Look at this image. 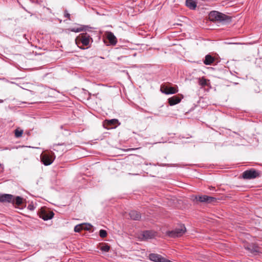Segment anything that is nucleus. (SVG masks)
Segmentation results:
<instances>
[{"label": "nucleus", "mask_w": 262, "mask_h": 262, "mask_svg": "<svg viewBox=\"0 0 262 262\" xmlns=\"http://www.w3.org/2000/svg\"><path fill=\"white\" fill-rule=\"evenodd\" d=\"M160 90L162 93L167 95L176 94L179 91L177 85H176L175 87H172L165 84H162L161 86Z\"/></svg>", "instance_id": "423d86ee"}, {"label": "nucleus", "mask_w": 262, "mask_h": 262, "mask_svg": "<svg viewBox=\"0 0 262 262\" xmlns=\"http://www.w3.org/2000/svg\"><path fill=\"white\" fill-rule=\"evenodd\" d=\"M183 98V96L182 95L173 96L168 99L169 104L171 106L176 105L179 103Z\"/></svg>", "instance_id": "9b49d317"}, {"label": "nucleus", "mask_w": 262, "mask_h": 262, "mask_svg": "<svg viewBox=\"0 0 262 262\" xmlns=\"http://www.w3.org/2000/svg\"><path fill=\"white\" fill-rule=\"evenodd\" d=\"M209 18L211 21L222 24H228L231 21V17L218 11H211L209 14Z\"/></svg>", "instance_id": "f257e3e1"}, {"label": "nucleus", "mask_w": 262, "mask_h": 262, "mask_svg": "<svg viewBox=\"0 0 262 262\" xmlns=\"http://www.w3.org/2000/svg\"><path fill=\"white\" fill-rule=\"evenodd\" d=\"M85 226L84 225H82V224L77 225L74 227V231L76 232H80L82 230H83L82 226Z\"/></svg>", "instance_id": "4be33fe9"}, {"label": "nucleus", "mask_w": 262, "mask_h": 262, "mask_svg": "<svg viewBox=\"0 0 262 262\" xmlns=\"http://www.w3.org/2000/svg\"><path fill=\"white\" fill-rule=\"evenodd\" d=\"M4 102L3 100L0 99V103H3Z\"/></svg>", "instance_id": "c756f323"}, {"label": "nucleus", "mask_w": 262, "mask_h": 262, "mask_svg": "<svg viewBox=\"0 0 262 262\" xmlns=\"http://www.w3.org/2000/svg\"><path fill=\"white\" fill-rule=\"evenodd\" d=\"M28 208L31 210H33L34 209V207L32 205H29Z\"/></svg>", "instance_id": "cd10ccee"}, {"label": "nucleus", "mask_w": 262, "mask_h": 262, "mask_svg": "<svg viewBox=\"0 0 262 262\" xmlns=\"http://www.w3.org/2000/svg\"><path fill=\"white\" fill-rule=\"evenodd\" d=\"M259 176V173L254 169L247 170L243 173L242 177L244 179H253Z\"/></svg>", "instance_id": "39448f33"}, {"label": "nucleus", "mask_w": 262, "mask_h": 262, "mask_svg": "<svg viewBox=\"0 0 262 262\" xmlns=\"http://www.w3.org/2000/svg\"><path fill=\"white\" fill-rule=\"evenodd\" d=\"M156 232L152 231L146 230L143 232L142 235L145 239H151L155 237Z\"/></svg>", "instance_id": "2eb2a0df"}, {"label": "nucleus", "mask_w": 262, "mask_h": 262, "mask_svg": "<svg viewBox=\"0 0 262 262\" xmlns=\"http://www.w3.org/2000/svg\"><path fill=\"white\" fill-rule=\"evenodd\" d=\"M23 133V131L22 130H18L17 129L15 130V136L16 138L21 137Z\"/></svg>", "instance_id": "b1692460"}, {"label": "nucleus", "mask_w": 262, "mask_h": 262, "mask_svg": "<svg viewBox=\"0 0 262 262\" xmlns=\"http://www.w3.org/2000/svg\"><path fill=\"white\" fill-rule=\"evenodd\" d=\"M99 235L101 237H105L107 236V232L104 230L101 229L99 231Z\"/></svg>", "instance_id": "393cba45"}, {"label": "nucleus", "mask_w": 262, "mask_h": 262, "mask_svg": "<svg viewBox=\"0 0 262 262\" xmlns=\"http://www.w3.org/2000/svg\"><path fill=\"white\" fill-rule=\"evenodd\" d=\"M199 83L200 85L204 86L207 85V80L204 78H199Z\"/></svg>", "instance_id": "aec40b11"}, {"label": "nucleus", "mask_w": 262, "mask_h": 262, "mask_svg": "<svg viewBox=\"0 0 262 262\" xmlns=\"http://www.w3.org/2000/svg\"><path fill=\"white\" fill-rule=\"evenodd\" d=\"M64 16L65 17L68 18L69 19H70V20L71 19H70V14L68 13L67 10H65L64 11Z\"/></svg>", "instance_id": "bb28decb"}, {"label": "nucleus", "mask_w": 262, "mask_h": 262, "mask_svg": "<svg viewBox=\"0 0 262 262\" xmlns=\"http://www.w3.org/2000/svg\"><path fill=\"white\" fill-rule=\"evenodd\" d=\"M12 203L18 206L20 205L23 203V199L20 196H17L15 199L14 198V202Z\"/></svg>", "instance_id": "6ab92c4d"}, {"label": "nucleus", "mask_w": 262, "mask_h": 262, "mask_svg": "<svg viewBox=\"0 0 262 262\" xmlns=\"http://www.w3.org/2000/svg\"><path fill=\"white\" fill-rule=\"evenodd\" d=\"M86 27H79V28H76V27H74V28H71L70 30L72 32H79L81 31H83V30H85V28Z\"/></svg>", "instance_id": "412c9836"}, {"label": "nucleus", "mask_w": 262, "mask_h": 262, "mask_svg": "<svg viewBox=\"0 0 262 262\" xmlns=\"http://www.w3.org/2000/svg\"><path fill=\"white\" fill-rule=\"evenodd\" d=\"M214 61V58L211 55L208 54L205 56L204 63L206 65H210Z\"/></svg>", "instance_id": "a211bd4d"}, {"label": "nucleus", "mask_w": 262, "mask_h": 262, "mask_svg": "<svg viewBox=\"0 0 262 262\" xmlns=\"http://www.w3.org/2000/svg\"><path fill=\"white\" fill-rule=\"evenodd\" d=\"M91 40H92V39L89 34L82 33L76 37V42L77 45L80 42L83 46H87L90 44Z\"/></svg>", "instance_id": "20e7f679"}, {"label": "nucleus", "mask_w": 262, "mask_h": 262, "mask_svg": "<svg viewBox=\"0 0 262 262\" xmlns=\"http://www.w3.org/2000/svg\"><path fill=\"white\" fill-rule=\"evenodd\" d=\"M41 162L46 166L51 165L55 159V156L53 152L42 153L40 155Z\"/></svg>", "instance_id": "7ed1b4c3"}, {"label": "nucleus", "mask_w": 262, "mask_h": 262, "mask_svg": "<svg viewBox=\"0 0 262 262\" xmlns=\"http://www.w3.org/2000/svg\"><path fill=\"white\" fill-rule=\"evenodd\" d=\"M246 249L248 250L251 253L253 254H256L259 252L258 248L253 245H249L245 247Z\"/></svg>", "instance_id": "dca6fc26"}, {"label": "nucleus", "mask_w": 262, "mask_h": 262, "mask_svg": "<svg viewBox=\"0 0 262 262\" xmlns=\"http://www.w3.org/2000/svg\"><path fill=\"white\" fill-rule=\"evenodd\" d=\"M54 213L52 211H42L40 214V217L45 221L51 219L54 216Z\"/></svg>", "instance_id": "f8f14e48"}, {"label": "nucleus", "mask_w": 262, "mask_h": 262, "mask_svg": "<svg viewBox=\"0 0 262 262\" xmlns=\"http://www.w3.org/2000/svg\"><path fill=\"white\" fill-rule=\"evenodd\" d=\"M196 201L200 202L213 203L217 201V199L214 197L209 196L206 195H196L195 197Z\"/></svg>", "instance_id": "0eeeda50"}, {"label": "nucleus", "mask_w": 262, "mask_h": 262, "mask_svg": "<svg viewBox=\"0 0 262 262\" xmlns=\"http://www.w3.org/2000/svg\"><path fill=\"white\" fill-rule=\"evenodd\" d=\"M120 125V123L117 119H112L111 120H105L104 121V126L107 129L113 128L116 126V125Z\"/></svg>", "instance_id": "1a4fd4ad"}, {"label": "nucleus", "mask_w": 262, "mask_h": 262, "mask_svg": "<svg viewBox=\"0 0 262 262\" xmlns=\"http://www.w3.org/2000/svg\"><path fill=\"white\" fill-rule=\"evenodd\" d=\"M129 216L132 220L139 221L141 217V214L135 210H132L129 213Z\"/></svg>", "instance_id": "4468645a"}, {"label": "nucleus", "mask_w": 262, "mask_h": 262, "mask_svg": "<svg viewBox=\"0 0 262 262\" xmlns=\"http://www.w3.org/2000/svg\"><path fill=\"white\" fill-rule=\"evenodd\" d=\"M110 249V247L107 244H104L103 245H102L101 248L100 250L104 252H108Z\"/></svg>", "instance_id": "5701e85b"}, {"label": "nucleus", "mask_w": 262, "mask_h": 262, "mask_svg": "<svg viewBox=\"0 0 262 262\" xmlns=\"http://www.w3.org/2000/svg\"><path fill=\"white\" fill-rule=\"evenodd\" d=\"M14 202V196L10 194H0L1 203H11Z\"/></svg>", "instance_id": "9d476101"}, {"label": "nucleus", "mask_w": 262, "mask_h": 262, "mask_svg": "<svg viewBox=\"0 0 262 262\" xmlns=\"http://www.w3.org/2000/svg\"><path fill=\"white\" fill-rule=\"evenodd\" d=\"M106 38L112 45H115L117 42V40L114 33L111 32H106Z\"/></svg>", "instance_id": "ddd939ff"}, {"label": "nucleus", "mask_w": 262, "mask_h": 262, "mask_svg": "<svg viewBox=\"0 0 262 262\" xmlns=\"http://www.w3.org/2000/svg\"><path fill=\"white\" fill-rule=\"evenodd\" d=\"M82 225H84L85 226H82L83 230H89L91 229L92 226L90 224H82Z\"/></svg>", "instance_id": "a878e982"}, {"label": "nucleus", "mask_w": 262, "mask_h": 262, "mask_svg": "<svg viewBox=\"0 0 262 262\" xmlns=\"http://www.w3.org/2000/svg\"><path fill=\"white\" fill-rule=\"evenodd\" d=\"M4 170V166H3V165L1 163H0V170L1 171H3Z\"/></svg>", "instance_id": "c85d7f7f"}, {"label": "nucleus", "mask_w": 262, "mask_h": 262, "mask_svg": "<svg viewBox=\"0 0 262 262\" xmlns=\"http://www.w3.org/2000/svg\"><path fill=\"white\" fill-rule=\"evenodd\" d=\"M186 231V229L184 225L181 224L178 228L173 230L167 232V235L171 237H180L183 235Z\"/></svg>", "instance_id": "f03ea898"}, {"label": "nucleus", "mask_w": 262, "mask_h": 262, "mask_svg": "<svg viewBox=\"0 0 262 262\" xmlns=\"http://www.w3.org/2000/svg\"><path fill=\"white\" fill-rule=\"evenodd\" d=\"M186 5L189 9L194 10L196 7V2L194 0H186Z\"/></svg>", "instance_id": "f3484780"}, {"label": "nucleus", "mask_w": 262, "mask_h": 262, "mask_svg": "<svg viewBox=\"0 0 262 262\" xmlns=\"http://www.w3.org/2000/svg\"><path fill=\"white\" fill-rule=\"evenodd\" d=\"M148 257L151 261L154 262H172L157 253H150Z\"/></svg>", "instance_id": "6e6552de"}]
</instances>
